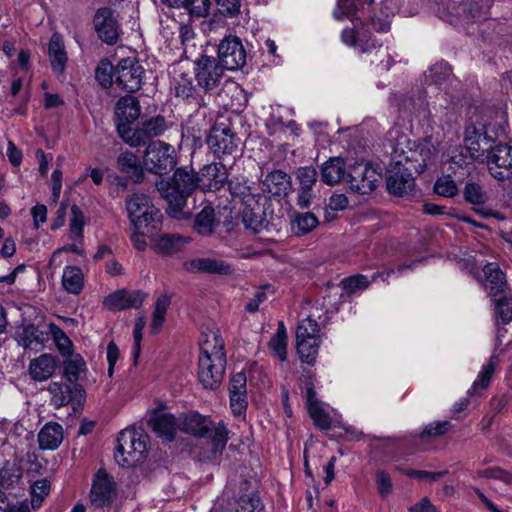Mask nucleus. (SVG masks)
<instances>
[{
	"instance_id": "48",
	"label": "nucleus",
	"mask_w": 512,
	"mask_h": 512,
	"mask_svg": "<svg viewBox=\"0 0 512 512\" xmlns=\"http://www.w3.org/2000/svg\"><path fill=\"white\" fill-rule=\"evenodd\" d=\"M84 214L80 207L72 205L69 223V236L73 240H81L83 237Z\"/></svg>"
},
{
	"instance_id": "38",
	"label": "nucleus",
	"mask_w": 512,
	"mask_h": 512,
	"mask_svg": "<svg viewBox=\"0 0 512 512\" xmlns=\"http://www.w3.org/2000/svg\"><path fill=\"white\" fill-rule=\"evenodd\" d=\"M22 475V468L15 460L5 461L0 467V487L14 488L21 482Z\"/></svg>"
},
{
	"instance_id": "46",
	"label": "nucleus",
	"mask_w": 512,
	"mask_h": 512,
	"mask_svg": "<svg viewBox=\"0 0 512 512\" xmlns=\"http://www.w3.org/2000/svg\"><path fill=\"white\" fill-rule=\"evenodd\" d=\"M115 70L108 59H103L99 62L95 71V78L103 88H109L115 83Z\"/></svg>"
},
{
	"instance_id": "44",
	"label": "nucleus",
	"mask_w": 512,
	"mask_h": 512,
	"mask_svg": "<svg viewBox=\"0 0 512 512\" xmlns=\"http://www.w3.org/2000/svg\"><path fill=\"white\" fill-rule=\"evenodd\" d=\"M496 363V357L492 356L489 362L483 366L478 378L474 381L472 388L469 391L470 394H477L479 389L485 390L489 386L495 372Z\"/></svg>"
},
{
	"instance_id": "39",
	"label": "nucleus",
	"mask_w": 512,
	"mask_h": 512,
	"mask_svg": "<svg viewBox=\"0 0 512 512\" xmlns=\"http://www.w3.org/2000/svg\"><path fill=\"white\" fill-rule=\"evenodd\" d=\"M342 40L350 46H357L361 52H369L377 47L375 40H371L367 31L355 32L354 29H345L342 32Z\"/></svg>"
},
{
	"instance_id": "28",
	"label": "nucleus",
	"mask_w": 512,
	"mask_h": 512,
	"mask_svg": "<svg viewBox=\"0 0 512 512\" xmlns=\"http://www.w3.org/2000/svg\"><path fill=\"white\" fill-rule=\"evenodd\" d=\"M186 269L190 272H200L219 275H230L234 269L230 264L213 258H197L186 264Z\"/></svg>"
},
{
	"instance_id": "4",
	"label": "nucleus",
	"mask_w": 512,
	"mask_h": 512,
	"mask_svg": "<svg viewBox=\"0 0 512 512\" xmlns=\"http://www.w3.org/2000/svg\"><path fill=\"white\" fill-rule=\"evenodd\" d=\"M398 142L392 151V162L386 172V186L390 194L395 196H410L415 191V179L412 176L411 164L404 160V149Z\"/></svg>"
},
{
	"instance_id": "31",
	"label": "nucleus",
	"mask_w": 512,
	"mask_h": 512,
	"mask_svg": "<svg viewBox=\"0 0 512 512\" xmlns=\"http://www.w3.org/2000/svg\"><path fill=\"white\" fill-rule=\"evenodd\" d=\"M48 55L52 70L57 74H63L67 64V53L63 38L60 34L54 33L48 44Z\"/></svg>"
},
{
	"instance_id": "54",
	"label": "nucleus",
	"mask_w": 512,
	"mask_h": 512,
	"mask_svg": "<svg viewBox=\"0 0 512 512\" xmlns=\"http://www.w3.org/2000/svg\"><path fill=\"white\" fill-rule=\"evenodd\" d=\"M317 170L312 166L299 167L296 171V178L300 189H312L317 181Z\"/></svg>"
},
{
	"instance_id": "30",
	"label": "nucleus",
	"mask_w": 512,
	"mask_h": 512,
	"mask_svg": "<svg viewBox=\"0 0 512 512\" xmlns=\"http://www.w3.org/2000/svg\"><path fill=\"white\" fill-rule=\"evenodd\" d=\"M486 277L487 288L489 295L492 299L502 296L506 293L507 282L505 274L500 270L499 266L495 263H488L483 268Z\"/></svg>"
},
{
	"instance_id": "27",
	"label": "nucleus",
	"mask_w": 512,
	"mask_h": 512,
	"mask_svg": "<svg viewBox=\"0 0 512 512\" xmlns=\"http://www.w3.org/2000/svg\"><path fill=\"white\" fill-rule=\"evenodd\" d=\"M348 164L341 157L328 159L321 167V180L328 185L344 183Z\"/></svg>"
},
{
	"instance_id": "16",
	"label": "nucleus",
	"mask_w": 512,
	"mask_h": 512,
	"mask_svg": "<svg viewBox=\"0 0 512 512\" xmlns=\"http://www.w3.org/2000/svg\"><path fill=\"white\" fill-rule=\"evenodd\" d=\"M98 37L108 45H114L119 39V24L114 11L109 7L99 8L93 18Z\"/></svg>"
},
{
	"instance_id": "64",
	"label": "nucleus",
	"mask_w": 512,
	"mask_h": 512,
	"mask_svg": "<svg viewBox=\"0 0 512 512\" xmlns=\"http://www.w3.org/2000/svg\"><path fill=\"white\" fill-rule=\"evenodd\" d=\"M269 347L281 361L287 359V338L273 335Z\"/></svg>"
},
{
	"instance_id": "6",
	"label": "nucleus",
	"mask_w": 512,
	"mask_h": 512,
	"mask_svg": "<svg viewBox=\"0 0 512 512\" xmlns=\"http://www.w3.org/2000/svg\"><path fill=\"white\" fill-rule=\"evenodd\" d=\"M438 12L447 22L455 23L463 20L485 19L490 0H440Z\"/></svg>"
},
{
	"instance_id": "3",
	"label": "nucleus",
	"mask_w": 512,
	"mask_h": 512,
	"mask_svg": "<svg viewBox=\"0 0 512 512\" xmlns=\"http://www.w3.org/2000/svg\"><path fill=\"white\" fill-rule=\"evenodd\" d=\"M179 428L188 434L200 438H209L212 444L211 456L209 457L211 460H217L226 447L228 430L222 422L212 426V422L207 418L192 412L181 418Z\"/></svg>"
},
{
	"instance_id": "58",
	"label": "nucleus",
	"mask_w": 512,
	"mask_h": 512,
	"mask_svg": "<svg viewBox=\"0 0 512 512\" xmlns=\"http://www.w3.org/2000/svg\"><path fill=\"white\" fill-rule=\"evenodd\" d=\"M452 425L449 421H438L427 425L424 430L419 434L421 439L426 437H438L446 434Z\"/></svg>"
},
{
	"instance_id": "8",
	"label": "nucleus",
	"mask_w": 512,
	"mask_h": 512,
	"mask_svg": "<svg viewBox=\"0 0 512 512\" xmlns=\"http://www.w3.org/2000/svg\"><path fill=\"white\" fill-rule=\"evenodd\" d=\"M320 327L316 320L306 318L296 328V349L302 362L314 364L320 343Z\"/></svg>"
},
{
	"instance_id": "15",
	"label": "nucleus",
	"mask_w": 512,
	"mask_h": 512,
	"mask_svg": "<svg viewBox=\"0 0 512 512\" xmlns=\"http://www.w3.org/2000/svg\"><path fill=\"white\" fill-rule=\"evenodd\" d=\"M218 62L225 70H237L246 63V51L236 36L225 37L218 45Z\"/></svg>"
},
{
	"instance_id": "20",
	"label": "nucleus",
	"mask_w": 512,
	"mask_h": 512,
	"mask_svg": "<svg viewBox=\"0 0 512 512\" xmlns=\"http://www.w3.org/2000/svg\"><path fill=\"white\" fill-rule=\"evenodd\" d=\"M147 294L140 290L121 289L105 297L104 306L113 311H121L128 308H139Z\"/></svg>"
},
{
	"instance_id": "14",
	"label": "nucleus",
	"mask_w": 512,
	"mask_h": 512,
	"mask_svg": "<svg viewBox=\"0 0 512 512\" xmlns=\"http://www.w3.org/2000/svg\"><path fill=\"white\" fill-rule=\"evenodd\" d=\"M144 72V68L137 59L123 58L116 65L115 83L123 90L134 93L142 87Z\"/></svg>"
},
{
	"instance_id": "36",
	"label": "nucleus",
	"mask_w": 512,
	"mask_h": 512,
	"mask_svg": "<svg viewBox=\"0 0 512 512\" xmlns=\"http://www.w3.org/2000/svg\"><path fill=\"white\" fill-rule=\"evenodd\" d=\"M216 225L215 210L212 206L206 205L196 214L193 229L201 236H210Z\"/></svg>"
},
{
	"instance_id": "24",
	"label": "nucleus",
	"mask_w": 512,
	"mask_h": 512,
	"mask_svg": "<svg viewBox=\"0 0 512 512\" xmlns=\"http://www.w3.org/2000/svg\"><path fill=\"white\" fill-rule=\"evenodd\" d=\"M116 166L126 179L136 184L143 182L145 172L139 158L133 152L127 150L120 153L116 159Z\"/></svg>"
},
{
	"instance_id": "12",
	"label": "nucleus",
	"mask_w": 512,
	"mask_h": 512,
	"mask_svg": "<svg viewBox=\"0 0 512 512\" xmlns=\"http://www.w3.org/2000/svg\"><path fill=\"white\" fill-rule=\"evenodd\" d=\"M207 144L216 157L232 156L235 158L239 150L240 139L236 137L229 126L219 124L213 126L210 130Z\"/></svg>"
},
{
	"instance_id": "61",
	"label": "nucleus",
	"mask_w": 512,
	"mask_h": 512,
	"mask_svg": "<svg viewBox=\"0 0 512 512\" xmlns=\"http://www.w3.org/2000/svg\"><path fill=\"white\" fill-rule=\"evenodd\" d=\"M375 482L377 490L381 497H386L392 493L393 485L388 472L385 470H377L375 473Z\"/></svg>"
},
{
	"instance_id": "52",
	"label": "nucleus",
	"mask_w": 512,
	"mask_h": 512,
	"mask_svg": "<svg viewBox=\"0 0 512 512\" xmlns=\"http://www.w3.org/2000/svg\"><path fill=\"white\" fill-rule=\"evenodd\" d=\"M182 8L187 10L191 17H206L209 14L211 1L210 0H184Z\"/></svg>"
},
{
	"instance_id": "23",
	"label": "nucleus",
	"mask_w": 512,
	"mask_h": 512,
	"mask_svg": "<svg viewBox=\"0 0 512 512\" xmlns=\"http://www.w3.org/2000/svg\"><path fill=\"white\" fill-rule=\"evenodd\" d=\"M114 491L115 483L113 480L104 471H98L90 493L92 505L99 508L109 503Z\"/></svg>"
},
{
	"instance_id": "34",
	"label": "nucleus",
	"mask_w": 512,
	"mask_h": 512,
	"mask_svg": "<svg viewBox=\"0 0 512 512\" xmlns=\"http://www.w3.org/2000/svg\"><path fill=\"white\" fill-rule=\"evenodd\" d=\"M63 441V428L60 424L49 422L38 433L40 449L54 450Z\"/></svg>"
},
{
	"instance_id": "49",
	"label": "nucleus",
	"mask_w": 512,
	"mask_h": 512,
	"mask_svg": "<svg viewBox=\"0 0 512 512\" xmlns=\"http://www.w3.org/2000/svg\"><path fill=\"white\" fill-rule=\"evenodd\" d=\"M495 305L497 318L506 325L512 321V298L507 294L492 299Z\"/></svg>"
},
{
	"instance_id": "19",
	"label": "nucleus",
	"mask_w": 512,
	"mask_h": 512,
	"mask_svg": "<svg viewBox=\"0 0 512 512\" xmlns=\"http://www.w3.org/2000/svg\"><path fill=\"white\" fill-rule=\"evenodd\" d=\"M48 391L51 393V402L56 408L68 405L71 402L81 403L85 397V390L80 384H67L63 382H52Z\"/></svg>"
},
{
	"instance_id": "45",
	"label": "nucleus",
	"mask_w": 512,
	"mask_h": 512,
	"mask_svg": "<svg viewBox=\"0 0 512 512\" xmlns=\"http://www.w3.org/2000/svg\"><path fill=\"white\" fill-rule=\"evenodd\" d=\"M49 331L60 354L65 357L71 356L73 352V344L65 332L54 323L49 324Z\"/></svg>"
},
{
	"instance_id": "50",
	"label": "nucleus",
	"mask_w": 512,
	"mask_h": 512,
	"mask_svg": "<svg viewBox=\"0 0 512 512\" xmlns=\"http://www.w3.org/2000/svg\"><path fill=\"white\" fill-rule=\"evenodd\" d=\"M228 189L233 197L241 198L243 204L248 197L261 198L260 194L254 195L251 193V188L247 185V181L244 178L231 179L228 182Z\"/></svg>"
},
{
	"instance_id": "35",
	"label": "nucleus",
	"mask_w": 512,
	"mask_h": 512,
	"mask_svg": "<svg viewBox=\"0 0 512 512\" xmlns=\"http://www.w3.org/2000/svg\"><path fill=\"white\" fill-rule=\"evenodd\" d=\"M187 240L178 234H162L157 237L153 249L163 255H172L182 250Z\"/></svg>"
},
{
	"instance_id": "57",
	"label": "nucleus",
	"mask_w": 512,
	"mask_h": 512,
	"mask_svg": "<svg viewBox=\"0 0 512 512\" xmlns=\"http://www.w3.org/2000/svg\"><path fill=\"white\" fill-rule=\"evenodd\" d=\"M310 417L313 419L314 424L322 429L328 430L331 427V419L328 414L321 408L320 404H313L308 409Z\"/></svg>"
},
{
	"instance_id": "29",
	"label": "nucleus",
	"mask_w": 512,
	"mask_h": 512,
	"mask_svg": "<svg viewBox=\"0 0 512 512\" xmlns=\"http://www.w3.org/2000/svg\"><path fill=\"white\" fill-rule=\"evenodd\" d=\"M141 114V107L137 97L126 95L118 99L115 106V115L118 123L130 125L135 122Z\"/></svg>"
},
{
	"instance_id": "10",
	"label": "nucleus",
	"mask_w": 512,
	"mask_h": 512,
	"mask_svg": "<svg viewBox=\"0 0 512 512\" xmlns=\"http://www.w3.org/2000/svg\"><path fill=\"white\" fill-rule=\"evenodd\" d=\"M143 158L147 170L160 176L172 171L177 163L173 146L159 140L147 145Z\"/></svg>"
},
{
	"instance_id": "59",
	"label": "nucleus",
	"mask_w": 512,
	"mask_h": 512,
	"mask_svg": "<svg viewBox=\"0 0 512 512\" xmlns=\"http://www.w3.org/2000/svg\"><path fill=\"white\" fill-rule=\"evenodd\" d=\"M482 478L500 480L508 485L512 484V473L500 467H491L478 472Z\"/></svg>"
},
{
	"instance_id": "22",
	"label": "nucleus",
	"mask_w": 512,
	"mask_h": 512,
	"mask_svg": "<svg viewBox=\"0 0 512 512\" xmlns=\"http://www.w3.org/2000/svg\"><path fill=\"white\" fill-rule=\"evenodd\" d=\"M14 339L25 350L38 351L43 347L44 333L39 330L38 326L23 320L16 328Z\"/></svg>"
},
{
	"instance_id": "60",
	"label": "nucleus",
	"mask_w": 512,
	"mask_h": 512,
	"mask_svg": "<svg viewBox=\"0 0 512 512\" xmlns=\"http://www.w3.org/2000/svg\"><path fill=\"white\" fill-rule=\"evenodd\" d=\"M264 506L256 495L242 496L236 512H263Z\"/></svg>"
},
{
	"instance_id": "17",
	"label": "nucleus",
	"mask_w": 512,
	"mask_h": 512,
	"mask_svg": "<svg viewBox=\"0 0 512 512\" xmlns=\"http://www.w3.org/2000/svg\"><path fill=\"white\" fill-rule=\"evenodd\" d=\"M240 218L245 229L252 231L254 234L261 232L268 226L265 208L256 197H248L244 201Z\"/></svg>"
},
{
	"instance_id": "9",
	"label": "nucleus",
	"mask_w": 512,
	"mask_h": 512,
	"mask_svg": "<svg viewBox=\"0 0 512 512\" xmlns=\"http://www.w3.org/2000/svg\"><path fill=\"white\" fill-rule=\"evenodd\" d=\"M380 173L369 162L355 161L348 164L345 184L355 193L366 195L374 191Z\"/></svg>"
},
{
	"instance_id": "41",
	"label": "nucleus",
	"mask_w": 512,
	"mask_h": 512,
	"mask_svg": "<svg viewBox=\"0 0 512 512\" xmlns=\"http://www.w3.org/2000/svg\"><path fill=\"white\" fill-rule=\"evenodd\" d=\"M64 289L72 294H79L83 289V273L76 266H67L62 276Z\"/></svg>"
},
{
	"instance_id": "13",
	"label": "nucleus",
	"mask_w": 512,
	"mask_h": 512,
	"mask_svg": "<svg viewBox=\"0 0 512 512\" xmlns=\"http://www.w3.org/2000/svg\"><path fill=\"white\" fill-rule=\"evenodd\" d=\"M484 163L496 180L504 181L512 178V146L494 142Z\"/></svg>"
},
{
	"instance_id": "63",
	"label": "nucleus",
	"mask_w": 512,
	"mask_h": 512,
	"mask_svg": "<svg viewBox=\"0 0 512 512\" xmlns=\"http://www.w3.org/2000/svg\"><path fill=\"white\" fill-rule=\"evenodd\" d=\"M270 291L271 294H274V290L271 285H264L261 287L254 295V298L251 299L245 306L246 311L250 313H255L258 311L259 305L267 300V292Z\"/></svg>"
},
{
	"instance_id": "21",
	"label": "nucleus",
	"mask_w": 512,
	"mask_h": 512,
	"mask_svg": "<svg viewBox=\"0 0 512 512\" xmlns=\"http://www.w3.org/2000/svg\"><path fill=\"white\" fill-rule=\"evenodd\" d=\"M199 189L203 191H217L223 187L228 179L226 166L222 163L205 165L198 173Z\"/></svg>"
},
{
	"instance_id": "43",
	"label": "nucleus",
	"mask_w": 512,
	"mask_h": 512,
	"mask_svg": "<svg viewBox=\"0 0 512 512\" xmlns=\"http://www.w3.org/2000/svg\"><path fill=\"white\" fill-rule=\"evenodd\" d=\"M86 370V363L80 355L63 362V375L71 384H78L79 375Z\"/></svg>"
},
{
	"instance_id": "7",
	"label": "nucleus",
	"mask_w": 512,
	"mask_h": 512,
	"mask_svg": "<svg viewBox=\"0 0 512 512\" xmlns=\"http://www.w3.org/2000/svg\"><path fill=\"white\" fill-rule=\"evenodd\" d=\"M148 436L125 429L119 433L115 453L116 461L122 466L134 467L141 464L147 453Z\"/></svg>"
},
{
	"instance_id": "47",
	"label": "nucleus",
	"mask_w": 512,
	"mask_h": 512,
	"mask_svg": "<svg viewBox=\"0 0 512 512\" xmlns=\"http://www.w3.org/2000/svg\"><path fill=\"white\" fill-rule=\"evenodd\" d=\"M463 197L467 203L472 205H483L488 200L482 186L476 182H468L463 190Z\"/></svg>"
},
{
	"instance_id": "33",
	"label": "nucleus",
	"mask_w": 512,
	"mask_h": 512,
	"mask_svg": "<svg viewBox=\"0 0 512 512\" xmlns=\"http://www.w3.org/2000/svg\"><path fill=\"white\" fill-rule=\"evenodd\" d=\"M148 425L158 437L164 438L167 441H172L174 439L176 430L179 427V423L176 421V418L173 415L166 413L149 420Z\"/></svg>"
},
{
	"instance_id": "53",
	"label": "nucleus",
	"mask_w": 512,
	"mask_h": 512,
	"mask_svg": "<svg viewBox=\"0 0 512 512\" xmlns=\"http://www.w3.org/2000/svg\"><path fill=\"white\" fill-rule=\"evenodd\" d=\"M434 192L443 197H454L458 194V188L451 176H443L436 180Z\"/></svg>"
},
{
	"instance_id": "11",
	"label": "nucleus",
	"mask_w": 512,
	"mask_h": 512,
	"mask_svg": "<svg viewBox=\"0 0 512 512\" xmlns=\"http://www.w3.org/2000/svg\"><path fill=\"white\" fill-rule=\"evenodd\" d=\"M195 79L198 85L206 92L216 90L223 79L224 67L214 57L202 55L195 62Z\"/></svg>"
},
{
	"instance_id": "40",
	"label": "nucleus",
	"mask_w": 512,
	"mask_h": 512,
	"mask_svg": "<svg viewBox=\"0 0 512 512\" xmlns=\"http://www.w3.org/2000/svg\"><path fill=\"white\" fill-rule=\"evenodd\" d=\"M171 91L175 97L183 100H196L197 89L193 84L192 78L185 73H180L173 78Z\"/></svg>"
},
{
	"instance_id": "26",
	"label": "nucleus",
	"mask_w": 512,
	"mask_h": 512,
	"mask_svg": "<svg viewBox=\"0 0 512 512\" xmlns=\"http://www.w3.org/2000/svg\"><path fill=\"white\" fill-rule=\"evenodd\" d=\"M494 142V139L486 133L473 131L471 135L465 137V148L474 161L484 163Z\"/></svg>"
},
{
	"instance_id": "42",
	"label": "nucleus",
	"mask_w": 512,
	"mask_h": 512,
	"mask_svg": "<svg viewBox=\"0 0 512 512\" xmlns=\"http://www.w3.org/2000/svg\"><path fill=\"white\" fill-rule=\"evenodd\" d=\"M318 225V218L311 212L298 213L292 221V229L298 236L308 234Z\"/></svg>"
},
{
	"instance_id": "55",
	"label": "nucleus",
	"mask_w": 512,
	"mask_h": 512,
	"mask_svg": "<svg viewBox=\"0 0 512 512\" xmlns=\"http://www.w3.org/2000/svg\"><path fill=\"white\" fill-rule=\"evenodd\" d=\"M50 482L46 479L37 480L31 486V503L33 508L39 507L49 494Z\"/></svg>"
},
{
	"instance_id": "56",
	"label": "nucleus",
	"mask_w": 512,
	"mask_h": 512,
	"mask_svg": "<svg viewBox=\"0 0 512 512\" xmlns=\"http://www.w3.org/2000/svg\"><path fill=\"white\" fill-rule=\"evenodd\" d=\"M142 127L151 140L152 138L161 135L165 131L166 121L163 116L158 115L143 122Z\"/></svg>"
},
{
	"instance_id": "1",
	"label": "nucleus",
	"mask_w": 512,
	"mask_h": 512,
	"mask_svg": "<svg viewBox=\"0 0 512 512\" xmlns=\"http://www.w3.org/2000/svg\"><path fill=\"white\" fill-rule=\"evenodd\" d=\"M156 189L168 203L167 213L177 220L186 218L187 198L199 188L198 173L187 166L177 168L172 177L156 181Z\"/></svg>"
},
{
	"instance_id": "62",
	"label": "nucleus",
	"mask_w": 512,
	"mask_h": 512,
	"mask_svg": "<svg viewBox=\"0 0 512 512\" xmlns=\"http://www.w3.org/2000/svg\"><path fill=\"white\" fill-rule=\"evenodd\" d=\"M219 13L225 17H234L239 14L241 0H215Z\"/></svg>"
},
{
	"instance_id": "37",
	"label": "nucleus",
	"mask_w": 512,
	"mask_h": 512,
	"mask_svg": "<svg viewBox=\"0 0 512 512\" xmlns=\"http://www.w3.org/2000/svg\"><path fill=\"white\" fill-rule=\"evenodd\" d=\"M117 132L121 139L131 147H139L152 142L142 126L132 129L126 123H118Z\"/></svg>"
},
{
	"instance_id": "32",
	"label": "nucleus",
	"mask_w": 512,
	"mask_h": 512,
	"mask_svg": "<svg viewBox=\"0 0 512 512\" xmlns=\"http://www.w3.org/2000/svg\"><path fill=\"white\" fill-rule=\"evenodd\" d=\"M434 156V151L429 146L418 145L414 149L410 148L408 152L404 150L403 157L406 163L411 164L415 173L421 174Z\"/></svg>"
},
{
	"instance_id": "2",
	"label": "nucleus",
	"mask_w": 512,
	"mask_h": 512,
	"mask_svg": "<svg viewBox=\"0 0 512 512\" xmlns=\"http://www.w3.org/2000/svg\"><path fill=\"white\" fill-rule=\"evenodd\" d=\"M225 344L218 331L206 335L201 345L198 360V379L206 389H217L223 378L226 367Z\"/></svg>"
},
{
	"instance_id": "51",
	"label": "nucleus",
	"mask_w": 512,
	"mask_h": 512,
	"mask_svg": "<svg viewBox=\"0 0 512 512\" xmlns=\"http://www.w3.org/2000/svg\"><path fill=\"white\" fill-rule=\"evenodd\" d=\"M340 284L343 287V290L348 295H351L358 290H365L366 288H368L370 285V281L365 275L357 274L342 279Z\"/></svg>"
},
{
	"instance_id": "25",
	"label": "nucleus",
	"mask_w": 512,
	"mask_h": 512,
	"mask_svg": "<svg viewBox=\"0 0 512 512\" xmlns=\"http://www.w3.org/2000/svg\"><path fill=\"white\" fill-rule=\"evenodd\" d=\"M57 363L56 356L48 353L41 354L30 361L28 374L33 381H46L55 373Z\"/></svg>"
},
{
	"instance_id": "5",
	"label": "nucleus",
	"mask_w": 512,
	"mask_h": 512,
	"mask_svg": "<svg viewBox=\"0 0 512 512\" xmlns=\"http://www.w3.org/2000/svg\"><path fill=\"white\" fill-rule=\"evenodd\" d=\"M126 211L134 229L150 233L157 231L161 219L159 209L142 193H134L126 197Z\"/></svg>"
},
{
	"instance_id": "18",
	"label": "nucleus",
	"mask_w": 512,
	"mask_h": 512,
	"mask_svg": "<svg viewBox=\"0 0 512 512\" xmlns=\"http://www.w3.org/2000/svg\"><path fill=\"white\" fill-rule=\"evenodd\" d=\"M291 189V176L283 170H273L267 173L261 181L262 193L269 199H284L289 195Z\"/></svg>"
}]
</instances>
